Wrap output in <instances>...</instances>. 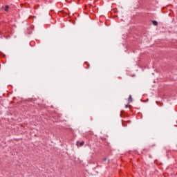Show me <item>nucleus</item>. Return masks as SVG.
Returning <instances> with one entry per match:
<instances>
[{"mask_svg": "<svg viewBox=\"0 0 177 177\" xmlns=\"http://www.w3.org/2000/svg\"><path fill=\"white\" fill-rule=\"evenodd\" d=\"M131 102H133V98L131 95H129L128 98V103H131Z\"/></svg>", "mask_w": 177, "mask_h": 177, "instance_id": "f257e3e1", "label": "nucleus"}, {"mask_svg": "<svg viewBox=\"0 0 177 177\" xmlns=\"http://www.w3.org/2000/svg\"><path fill=\"white\" fill-rule=\"evenodd\" d=\"M106 160H107L106 158H104V161H106Z\"/></svg>", "mask_w": 177, "mask_h": 177, "instance_id": "0eeeda50", "label": "nucleus"}, {"mask_svg": "<svg viewBox=\"0 0 177 177\" xmlns=\"http://www.w3.org/2000/svg\"><path fill=\"white\" fill-rule=\"evenodd\" d=\"M85 142L84 141H82L79 143L80 147H83L84 145Z\"/></svg>", "mask_w": 177, "mask_h": 177, "instance_id": "f03ea898", "label": "nucleus"}, {"mask_svg": "<svg viewBox=\"0 0 177 177\" xmlns=\"http://www.w3.org/2000/svg\"><path fill=\"white\" fill-rule=\"evenodd\" d=\"M8 8H9V6H6V9H5V11H6V12H8Z\"/></svg>", "mask_w": 177, "mask_h": 177, "instance_id": "20e7f679", "label": "nucleus"}, {"mask_svg": "<svg viewBox=\"0 0 177 177\" xmlns=\"http://www.w3.org/2000/svg\"><path fill=\"white\" fill-rule=\"evenodd\" d=\"M79 144H80L79 141H77V142H76V146H77V147H79Z\"/></svg>", "mask_w": 177, "mask_h": 177, "instance_id": "39448f33", "label": "nucleus"}, {"mask_svg": "<svg viewBox=\"0 0 177 177\" xmlns=\"http://www.w3.org/2000/svg\"><path fill=\"white\" fill-rule=\"evenodd\" d=\"M152 24H153L154 26H158V21H152Z\"/></svg>", "mask_w": 177, "mask_h": 177, "instance_id": "7ed1b4c3", "label": "nucleus"}, {"mask_svg": "<svg viewBox=\"0 0 177 177\" xmlns=\"http://www.w3.org/2000/svg\"><path fill=\"white\" fill-rule=\"evenodd\" d=\"M128 107H129V105L127 104V105L125 106V108H126V109H128Z\"/></svg>", "mask_w": 177, "mask_h": 177, "instance_id": "423d86ee", "label": "nucleus"}]
</instances>
